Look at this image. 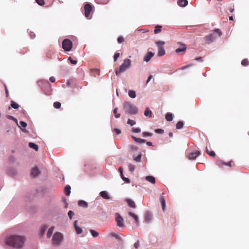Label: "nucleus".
Returning <instances> with one entry per match:
<instances>
[{
  "instance_id": "1",
  "label": "nucleus",
  "mask_w": 249,
  "mask_h": 249,
  "mask_svg": "<svg viewBox=\"0 0 249 249\" xmlns=\"http://www.w3.org/2000/svg\"><path fill=\"white\" fill-rule=\"evenodd\" d=\"M25 239L23 236L20 235H11L7 236L4 243L6 245L16 249L22 248L25 243Z\"/></svg>"
},
{
  "instance_id": "2",
  "label": "nucleus",
  "mask_w": 249,
  "mask_h": 249,
  "mask_svg": "<svg viewBox=\"0 0 249 249\" xmlns=\"http://www.w3.org/2000/svg\"><path fill=\"white\" fill-rule=\"evenodd\" d=\"M123 107L126 114L135 115L138 112V107L129 102H124L123 104Z\"/></svg>"
},
{
  "instance_id": "3",
  "label": "nucleus",
  "mask_w": 249,
  "mask_h": 249,
  "mask_svg": "<svg viewBox=\"0 0 249 249\" xmlns=\"http://www.w3.org/2000/svg\"><path fill=\"white\" fill-rule=\"evenodd\" d=\"M131 65V61L129 59H125L124 60L123 63L120 66L119 69H116L115 73L117 75H118L122 72L125 71L128 69Z\"/></svg>"
},
{
  "instance_id": "4",
  "label": "nucleus",
  "mask_w": 249,
  "mask_h": 249,
  "mask_svg": "<svg viewBox=\"0 0 249 249\" xmlns=\"http://www.w3.org/2000/svg\"><path fill=\"white\" fill-rule=\"evenodd\" d=\"M63 238V234L60 232H56L53 236L52 243L53 245H59L62 241Z\"/></svg>"
},
{
  "instance_id": "5",
  "label": "nucleus",
  "mask_w": 249,
  "mask_h": 249,
  "mask_svg": "<svg viewBox=\"0 0 249 249\" xmlns=\"http://www.w3.org/2000/svg\"><path fill=\"white\" fill-rule=\"evenodd\" d=\"M165 42L162 41H158L156 42V44L158 48V55L159 56H161L165 54V51L164 48V45Z\"/></svg>"
},
{
  "instance_id": "6",
  "label": "nucleus",
  "mask_w": 249,
  "mask_h": 249,
  "mask_svg": "<svg viewBox=\"0 0 249 249\" xmlns=\"http://www.w3.org/2000/svg\"><path fill=\"white\" fill-rule=\"evenodd\" d=\"M72 46V42L69 39H65L62 42V48L67 52L70 51Z\"/></svg>"
},
{
  "instance_id": "7",
  "label": "nucleus",
  "mask_w": 249,
  "mask_h": 249,
  "mask_svg": "<svg viewBox=\"0 0 249 249\" xmlns=\"http://www.w3.org/2000/svg\"><path fill=\"white\" fill-rule=\"evenodd\" d=\"M92 10V7L90 3H87L85 4L84 6L85 15L87 18H91V17L90 16V14Z\"/></svg>"
},
{
  "instance_id": "8",
  "label": "nucleus",
  "mask_w": 249,
  "mask_h": 249,
  "mask_svg": "<svg viewBox=\"0 0 249 249\" xmlns=\"http://www.w3.org/2000/svg\"><path fill=\"white\" fill-rule=\"evenodd\" d=\"M115 215V221L117 223V225L120 227H123L124 226V224L123 218L118 213H116Z\"/></svg>"
},
{
  "instance_id": "9",
  "label": "nucleus",
  "mask_w": 249,
  "mask_h": 249,
  "mask_svg": "<svg viewBox=\"0 0 249 249\" xmlns=\"http://www.w3.org/2000/svg\"><path fill=\"white\" fill-rule=\"evenodd\" d=\"M206 40L208 44L211 43L216 37L214 33L206 36Z\"/></svg>"
},
{
  "instance_id": "10",
  "label": "nucleus",
  "mask_w": 249,
  "mask_h": 249,
  "mask_svg": "<svg viewBox=\"0 0 249 249\" xmlns=\"http://www.w3.org/2000/svg\"><path fill=\"white\" fill-rule=\"evenodd\" d=\"M154 53L151 52H148L144 56L143 60L147 62L150 60L151 58L154 56Z\"/></svg>"
},
{
  "instance_id": "11",
  "label": "nucleus",
  "mask_w": 249,
  "mask_h": 249,
  "mask_svg": "<svg viewBox=\"0 0 249 249\" xmlns=\"http://www.w3.org/2000/svg\"><path fill=\"white\" fill-rule=\"evenodd\" d=\"M200 154V152L198 151H196L195 152H192L188 155V159L189 160H195Z\"/></svg>"
},
{
  "instance_id": "12",
  "label": "nucleus",
  "mask_w": 249,
  "mask_h": 249,
  "mask_svg": "<svg viewBox=\"0 0 249 249\" xmlns=\"http://www.w3.org/2000/svg\"><path fill=\"white\" fill-rule=\"evenodd\" d=\"M77 220L74 221L73 223L74 227L77 234H80L82 233L83 230L81 229V228H80L77 225Z\"/></svg>"
},
{
  "instance_id": "13",
  "label": "nucleus",
  "mask_w": 249,
  "mask_h": 249,
  "mask_svg": "<svg viewBox=\"0 0 249 249\" xmlns=\"http://www.w3.org/2000/svg\"><path fill=\"white\" fill-rule=\"evenodd\" d=\"M152 219V213L149 212H147L146 213V215L145 216V221L146 223H149Z\"/></svg>"
},
{
  "instance_id": "14",
  "label": "nucleus",
  "mask_w": 249,
  "mask_h": 249,
  "mask_svg": "<svg viewBox=\"0 0 249 249\" xmlns=\"http://www.w3.org/2000/svg\"><path fill=\"white\" fill-rule=\"evenodd\" d=\"M39 173H40L37 167H34L32 170L31 175L34 177H37L39 174Z\"/></svg>"
},
{
  "instance_id": "15",
  "label": "nucleus",
  "mask_w": 249,
  "mask_h": 249,
  "mask_svg": "<svg viewBox=\"0 0 249 249\" xmlns=\"http://www.w3.org/2000/svg\"><path fill=\"white\" fill-rule=\"evenodd\" d=\"M110 235L112 237H115L116 239L118 240L119 241H122V234H119L118 232H115V233H111L110 234Z\"/></svg>"
},
{
  "instance_id": "16",
  "label": "nucleus",
  "mask_w": 249,
  "mask_h": 249,
  "mask_svg": "<svg viewBox=\"0 0 249 249\" xmlns=\"http://www.w3.org/2000/svg\"><path fill=\"white\" fill-rule=\"evenodd\" d=\"M100 195L105 199H108L110 198V196L108 195L107 192L106 191H101L100 193Z\"/></svg>"
},
{
  "instance_id": "17",
  "label": "nucleus",
  "mask_w": 249,
  "mask_h": 249,
  "mask_svg": "<svg viewBox=\"0 0 249 249\" xmlns=\"http://www.w3.org/2000/svg\"><path fill=\"white\" fill-rule=\"evenodd\" d=\"M132 138L135 141V142L141 144V143L146 142V140H145L144 139L137 138L134 136H132Z\"/></svg>"
},
{
  "instance_id": "18",
  "label": "nucleus",
  "mask_w": 249,
  "mask_h": 249,
  "mask_svg": "<svg viewBox=\"0 0 249 249\" xmlns=\"http://www.w3.org/2000/svg\"><path fill=\"white\" fill-rule=\"evenodd\" d=\"M178 44L181 45L182 46H183V47H182V48H178L176 50V53H180L181 52H184V51H185L186 50V47L185 46V45L183 43H181L180 42H178Z\"/></svg>"
},
{
  "instance_id": "19",
  "label": "nucleus",
  "mask_w": 249,
  "mask_h": 249,
  "mask_svg": "<svg viewBox=\"0 0 249 249\" xmlns=\"http://www.w3.org/2000/svg\"><path fill=\"white\" fill-rule=\"evenodd\" d=\"M178 4L182 7L186 6L188 4V1L187 0H178Z\"/></svg>"
},
{
  "instance_id": "20",
  "label": "nucleus",
  "mask_w": 249,
  "mask_h": 249,
  "mask_svg": "<svg viewBox=\"0 0 249 249\" xmlns=\"http://www.w3.org/2000/svg\"><path fill=\"white\" fill-rule=\"evenodd\" d=\"M145 179L147 181L151 182L152 184H155L156 182L155 178L154 177L151 176H146Z\"/></svg>"
},
{
  "instance_id": "21",
  "label": "nucleus",
  "mask_w": 249,
  "mask_h": 249,
  "mask_svg": "<svg viewBox=\"0 0 249 249\" xmlns=\"http://www.w3.org/2000/svg\"><path fill=\"white\" fill-rule=\"evenodd\" d=\"M54 229V226H52L51 227H50L47 233V238H49L51 237V236L52 235L53 233V232Z\"/></svg>"
},
{
  "instance_id": "22",
  "label": "nucleus",
  "mask_w": 249,
  "mask_h": 249,
  "mask_svg": "<svg viewBox=\"0 0 249 249\" xmlns=\"http://www.w3.org/2000/svg\"><path fill=\"white\" fill-rule=\"evenodd\" d=\"M78 204L79 206L83 208H87L88 206V203L84 200L78 201Z\"/></svg>"
},
{
  "instance_id": "23",
  "label": "nucleus",
  "mask_w": 249,
  "mask_h": 249,
  "mask_svg": "<svg viewBox=\"0 0 249 249\" xmlns=\"http://www.w3.org/2000/svg\"><path fill=\"white\" fill-rule=\"evenodd\" d=\"M126 202L130 207L135 208L136 205L135 204V202L133 200L129 199H126Z\"/></svg>"
},
{
  "instance_id": "24",
  "label": "nucleus",
  "mask_w": 249,
  "mask_h": 249,
  "mask_svg": "<svg viewBox=\"0 0 249 249\" xmlns=\"http://www.w3.org/2000/svg\"><path fill=\"white\" fill-rule=\"evenodd\" d=\"M29 146L30 148L34 149L36 151H38V147L37 145L33 142H29Z\"/></svg>"
},
{
  "instance_id": "25",
  "label": "nucleus",
  "mask_w": 249,
  "mask_h": 249,
  "mask_svg": "<svg viewBox=\"0 0 249 249\" xmlns=\"http://www.w3.org/2000/svg\"><path fill=\"white\" fill-rule=\"evenodd\" d=\"M128 94L130 98H135L136 97V92L134 90H129Z\"/></svg>"
},
{
  "instance_id": "26",
  "label": "nucleus",
  "mask_w": 249,
  "mask_h": 249,
  "mask_svg": "<svg viewBox=\"0 0 249 249\" xmlns=\"http://www.w3.org/2000/svg\"><path fill=\"white\" fill-rule=\"evenodd\" d=\"M165 119L169 122H171L173 120V115L171 113H167L165 115Z\"/></svg>"
},
{
  "instance_id": "27",
  "label": "nucleus",
  "mask_w": 249,
  "mask_h": 249,
  "mask_svg": "<svg viewBox=\"0 0 249 249\" xmlns=\"http://www.w3.org/2000/svg\"><path fill=\"white\" fill-rule=\"evenodd\" d=\"M65 191L67 196H69L71 193V186L69 185H67L65 187Z\"/></svg>"
},
{
  "instance_id": "28",
  "label": "nucleus",
  "mask_w": 249,
  "mask_h": 249,
  "mask_svg": "<svg viewBox=\"0 0 249 249\" xmlns=\"http://www.w3.org/2000/svg\"><path fill=\"white\" fill-rule=\"evenodd\" d=\"M152 111L148 108H146L144 112V115L145 116H148L149 118L151 117Z\"/></svg>"
},
{
  "instance_id": "29",
  "label": "nucleus",
  "mask_w": 249,
  "mask_h": 249,
  "mask_svg": "<svg viewBox=\"0 0 249 249\" xmlns=\"http://www.w3.org/2000/svg\"><path fill=\"white\" fill-rule=\"evenodd\" d=\"M89 232L93 237H96L99 235V233L94 230H90Z\"/></svg>"
},
{
  "instance_id": "30",
  "label": "nucleus",
  "mask_w": 249,
  "mask_h": 249,
  "mask_svg": "<svg viewBox=\"0 0 249 249\" xmlns=\"http://www.w3.org/2000/svg\"><path fill=\"white\" fill-rule=\"evenodd\" d=\"M47 228L48 227L46 225L43 226L41 227L40 231V233L41 235H43L44 234Z\"/></svg>"
},
{
  "instance_id": "31",
  "label": "nucleus",
  "mask_w": 249,
  "mask_h": 249,
  "mask_svg": "<svg viewBox=\"0 0 249 249\" xmlns=\"http://www.w3.org/2000/svg\"><path fill=\"white\" fill-rule=\"evenodd\" d=\"M183 126V122L179 121L177 123V124L176 125V127L177 129H181V128H182Z\"/></svg>"
},
{
  "instance_id": "32",
  "label": "nucleus",
  "mask_w": 249,
  "mask_h": 249,
  "mask_svg": "<svg viewBox=\"0 0 249 249\" xmlns=\"http://www.w3.org/2000/svg\"><path fill=\"white\" fill-rule=\"evenodd\" d=\"M162 28L161 26L157 25L155 27V29L154 30V33L157 34L159 33L161 31V28Z\"/></svg>"
},
{
  "instance_id": "33",
  "label": "nucleus",
  "mask_w": 249,
  "mask_h": 249,
  "mask_svg": "<svg viewBox=\"0 0 249 249\" xmlns=\"http://www.w3.org/2000/svg\"><path fill=\"white\" fill-rule=\"evenodd\" d=\"M11 106L14 109H18L19 107V106L14 101L11 102Z\"/></svg>"
},
{
  "instance_id": "34",
  "label": "nucleus",
  "mask_w": 249,
  "mask_h": 249,
  "mask_svg": "<svg viewBox=\"0 0 249 249\" xmlns=\"http://www.w3.org/2000/svg\"><path fill=\"white\" fill-rule=\"evenodd\" d=\"M117 111H118V108L117 107L115 108L113 110V113L115 115V116L116 118H120L121 115L120 113H117Z\"/></svg>"
},
{
  "instance_id": "35",
  "label": "nucleus",
  "mask_w": 249,
  "mask_h": 249,
  "mask_svg": "<svg viewBox=\"0 0 249 249\" xmlns=\"http://www.w3.org/2000/svg\"><path fill=\"white\" fill-rule=\"evenodd\" d=\"M18 125L21 128H22L21 127H23V128H25L26 126H27V124L26 123L23 122V121H20L19 122V124H18Z\"/></svg>"
},
{
  "instance_id": "36",
  "label": "nucleus",
  "mask_w": 249,
  "mask_h": 249,
  "mask_svg": "<svg viewBox=\"0 0 249 249\" xmlns=\"http://www.w3.org/2000/svg\"><path fill=\"white\" fill-rule=\"evenodd\" d=\"M231 161H230L228 163L224 162L221 160L217 161V164L219 165H220L221 164H225V165H228V166H231Z\"/></svg>"
},
{
  "instance_id": "37",
  "label": "nucleus",
  "mask_w": 249,
  "mask_h": 249,
  "mask_svg": "<svg viewBox=\"0 0 249 249\" xmlns=\"http://www.w3.org/2000/svg\"><path fill=\"white\" fill-rule=\"evenodd\" d=\"M241 64H242L243 66H247L249 65V61H248V59H244V60H243L242 61Z\"/></svg>"
},
{
  "instance_id": "38",
  "label": "nucleus",
  "mask_w": 249,
  "mask_h": 249,
  "mask_svg": "<svg viewBox=\"0 0 249 249\" xmlns=\"http://www.w3.org/2000/svg\"><path fill=\"white\" fill-rule=\"evenodd\" d=\"M128 168H129V171L131 172V173H133L134 170H135V167L134 165H132V164H129L128 165Z\"/></svg>"
},
{
  "instance_id": "39",
  "label": "nucleus",
  "mask_w": 249,
  "mask_h": 249,
  "mask_svg": "<svg viewBox=\"0 0 249 249\" xmlns=\"http://www.w3.org/2000/svg\"><path fill=\"white\" fill-rule=\"evenodd\" d=\"M53 107L55 108L58 109L61 107V104L58 102H55L53 103Z\"/></svg>"
},
{
  "instance_id": "40",
  "label": "nucleus",
  "mask_w": 249,
  "mask_h": 249,
  "mask_svg": "<svg viewBox=\"0 0 249 249\" xmlns=\"http://www.w3.org/2000/svg\"><path fill=\"white\" fill-rule=\"evenodd\" d=\"M127 124L130 125L131 126H133L136 124V122L134 121L129 119L127 120Z\"/></svg>"
},
{
  "instance_id": "41",
  "label": "nucleus",
  "mask_w": 249,
  "mask_h": 249,
  "mask_svg": "<svg viewBox=\"0 0 249 249\" xmlns=\"http://www.w3.org/2000/svg\"><path fill=\"white\" fill-rule=\"evenodd\" d=\"M143 137H151L152 136V133L147 132H144L142 133Z\"/></svg>"
},
{
  "instance_id": "42",
  "label": "nucleus",
  "mask_w": 249,
  "mask_h": 249,
  "mask_svg": "<svg viewBox=\"0 0 249 249\" xmlns=\"http://www.w3.org/2000/svg\"><path fill=\"white\" fill-rule=\"evenodd\" d=\"M132 131L134 133H140L141 130V129L139 128L133 127V128H132Z\"/></svg>"
},
{
  "instance_id": "43",
  "label": "nucleus",
  "mask_w": 249,
  "mask_h": 249,
  "mask_svg": "<svg viewBox=\"0 0 249 249\" xmlns=\"http://www.w3.org/2000/svg\"><path fill=\"white\" fill-rule=\"evenodd\" d=\"M155 132L157 134H163L164 133V130L162 129H156L155 130Z\"/></svg>"
},
{
  "instance_id": "44",
  "label": "nucleus",
  "mask_w": 249,
  "mask_h": 249,
  "mask_svg": "<svg viewBox=\"0 0 249 249\" xmlns=\"http://www.w3.org/2000/svg\"><path fill=\"white\" fill-rule=\"evenodd\" d=\"M74 213L72 211H69L68 213V216L70 219H72V216L74 215Z\"/></svg>"
},
{
  "instance_id": "45",
  "label": "nucleus",
  "mask_w": 249,
  "mask_h": 249,
  "mask_svg": "<svg viewBox=\"0 0 249 249\" xmlns=\"http://www.w3.org/2000/svg\"><path fill=\"white\" fill-rule=\"evenodd\" d=\"M141 157H142V156H141V154H139L137 157L136 158H135V160L137 162H140L141 161Z\"/></svg>"
},
{
  "instance_id": "46",
  "label": "nucleus",
  "mask_w": 249,
  "mask_h": 249,
  "mask_svg": "<svg viewBox=\"0 0 249 249\" xmlns=\"http://www.w3.org/2000/svg\"><path fill=\"white\" fill-rule=\"evenodd\" d=\"M36 1L40 6H43L45 4L44 0H36Z\"/></svg>"
},
{
  "instance_id": "47",
  "label": "nucleus",
  "mask_w": 249,
  "mask_h": 249,
  "mask_svg": "<svg viewBox=\"0 0 249 249\" xmlns=\"http://www.w3.org/2000/svg\"><path fill=\"white\" fill-rule=\"evenodd\" d=\"M130 148L132 152H135L137 151L138 149L137 146L133 145L130 146Z\"/></svg>"
},
{
  "instance_id": "48",
  "label": "nucleus",
  "mask_w": 249,
  "mask_h": 249,
  "mask_svg": "<svg viewBox=\"0 0 249 249\" xmlns=\"http://www.w3.org/2000/svg\"><path fill=\"white\" fill-rule=\"evenodd\" d=\"M121 178H122V179L125 181L127 183H129L130 182V180L128 178H125V177L124 176V175H123V176H121Z\"/></svg>"
},
{
  "instance_id": "49",
  "label": "nucleus",
  "mask_w": 249,
  "mask_h": 249,
  "mask_svg": "<svg viewBox=\"0 0 249 249\" xmlns=\"http://www.w3.org/2000/svg\"><path fill=\"white\" fill-rule=\"evenodd\" d=\"M8 119L13 120L16 122V123L18 124V120L16 119L15 117H14L12 116L8 115L7 116Z\"/></svg>"
},
{
  "instance_id": "50",
  "label": "nucleus",
  "mask_w": 249,
  "mask_h": 249,
  "mask_svg": "<svg viewBox=\"0 0 249 249\" xmlns=\"http://www.w3.org/2000/svg\"><path fill=\"white\" fill-rule=\"evenodd\" d=\"M120 56V53H115L114 55V61H116L118 59V57H119Z\"/></svg>"
},
{
  "instance_id": "51",
  "label": "nucleus",
  "mask_w": 249,
  "mask_h": 249,
  "mask_svg": "<svg viewBox=\"0 0 249 249\" xmlns=\"http://www.w3.org/2000/svg\"><path fill=\"white\" fill-rule=\"evenodd\" d=\"M68 59L70 61L71 63L73 65H75L77 64V61L76 60H73L72 59H71V57H69Z\"/></svg>"
},
{
  "instance_id": "52",
  "label": "nucleus",
  "mask_w": 249,
  "mask_h": 249,
  "mask_svg": "<svg viewBox=\"0 0 249 249\" xmlns=\"http://www.w3.org/2000/svg\"><path fill=\"white\" fill-rule=\"evenodd\" d=\"M160 202H161V205H162V204H166L165 199H164V197H163L162 196H160Z\"/></svg>"
},
{
  "instance_id": "53",
  "label": "nucleus",
  "mask_w": 249,
  "mask_h": 249,
  "mask_svg": "<svg viewBox=\"0 0 249 249\" xmlns=\"http://www.w3.org/2000/svg\"><path fill=\"white\" fill-rule=\"evenodd\" d=\"M9 160L11 163L14 162L16 161V158L14 156H11L9 159Z\"/></svg>"
},
{
  "instance_id": "54",
  "label": "nucleus",
  "mask_w": 249,
  "mask_h": 249,
  "mask_svg": "<svg viewBox=\"0 0 249 249\" xmlns=\"http://www.w3.org/2000/svg\"><path fill=\"white\" fill-rule=\"evenodd\" d=\"M139 246H140V243H139V241L135 242L134 244V247H135V249H138L139 247Z\"/></svg>"
},
{
  "instance_id": "55",
  "label": "nucleus",
  "mask_w": 249,
  "mask_h": 249,
  "mask_svg": "<svg viewBox=\"0 0 249 249\" xmlns=\"http://www.w3.org/2000/svg\"><path fill=\"white\" fill-rule=\"evenodd\" d=\"M117 41L119 43H121L124 41V38L122 36H120L118 38Z\"/></svg>"
},
{
  "instance_id": "56",
  "label": "nucleus",
  "mask_w": 249,
  "mask_h": 249,
  "mask_svg": "<svg viewBox=\"0 0 249 249\" xmlns=\"http://www.w3.org/2000/svg\"><path fill=\"white\" fill-rule=\"evenodd\" d=\"M214 32L218 33L219 36L222 35V33L219 29H215Z\"/></svg>"
},
{
  "instance_id": "57",
  "label": "nucleus",
  "mask_w": 249,
  "mask_h": 249,
  "mask_svg": "<svg viewBox=\"0 0 249 249\" xmlns=\"http://www.w3.org/2000/svg\"><path fill=\"white\" fill-rule=\"evenodd\" d=\"M208 154H209L211 157H214L215 156V153L214 151H211L209 152Z\"/></svg>"
},
{
  "instance_id": "58",
  "label": "nucleus",
  "mask_w": 249,
  "mask_h": 249,
  "mask_svg": "<svg viewBox=\"0 0 249 249\" xmlns=\"http://www.w3.org/2000/svg\"><path fill=\"white\" fill-rule=\"evenodd\" d=\"M114 131L115 132V133H116L117 135H119L121 133V131L120 129H118V128H115L114 129Z\"/></svg>"
},
{
  "instance_id": "59",
  "label": "nucleus",
  "mask_w": 249,
  "mask_h": 249,
  "mask_svg": "<svg viewBox=\"0 0 249 249\" xmlns=\"http://www.w3.org/2000/svg\"><path fill=\"white\" fill-rule=\"evenodd\" d=\"M50 81L53 83V82H54L55 81V78L53 76H52L51 77H50V79H49Z\"/></svg>"
},
{
  "instance_id": "60",
  "label": "nucleus",
  "mask_w": 249,
  "mask_h": 249,
  "mask_svg": "<svg viewBox=\"0 0 249 249\" xmlns=\"http://www.w3.org/2000/svg\"><path fill=\"white\" fill-rule=\"evenodd\" d=\"M92 71H93V72H95V73L99 75L100 70L99 69H93Z\"/></svg>"
},
{
  "instance_id": "61",
  "label": "nucleus",
  "mask_w": 249,
  "mask_h": 249,
  "mask_svg": "<svg viewBox=\"0 0 249 249\" xmlns=\"http://www.w3.org/2000/svg\"><path fill=\"white\" fill-rule=\"evenodd\" d=\"M30 37L32 38V39H33L35 37V34H34V33L33 32H31L30 33Z\"/></svg>"
},
{
  "instance_id": "62",
  "label": "nucleus",
  "mask_w": 249,
  "mask_h": 249,
  "mask_svg": "<svg viewBox=\"0 0 249 249\" xmlns=\"http://www.w3.org/2000/svg\"><path fill=\"white\" fill-rule=\"evenodd\" d=\"M135 221V222L137 224H139V219H138V217L137 215H136L134 218H133Z\"/></svg>"
},
{
  "instance_id": "63",
  "label": "nucleus",
  "mask_w": 249,
  "mask_h": 249,
  "mask_svg": "<svg viewBox=\"0 0 249 249\" xmlns=\"http://www.w3.org/2000/svg\"><path fill=\"white\" fill-rule=\"evenodd\" d=\"M153 77V76L152 75H150L148 76V78H147V80L146 81V83L147 84L149 82V81L151 80V79Z\"/></svg>"
},
{
  "instance_id": "64",
  "label": "nucleus",
  "mask_w": 249,
  "mask_h": 249,
  "mask_svg": "<svg viewBox=\"0 0 249 249\" xmlns=\"http://www.w3.org/2000/svg\"><path fill=\"white\" fill-rule=\"evenodd\" d=\"M128 214L129 216L134 218L136 215L132 212H129Z\"/></svg>"
}]
</instances>
